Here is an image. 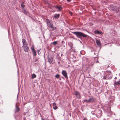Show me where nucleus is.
Listing matches in <instances>:
<instances>
[{"label":"nucleus","mask_w":120,"mask_h":120,"mask_svg":"<svg viewBox=\"0 0 120 120\" xmlns=\"http://www.w3.org/2000/svg\"><path fill=\"white\" fill-rule=\"evenodd\" d=\"M72 33L75 35L77 37L80 38L81 37H87L88 36L83 33L80 32H72Z\"/></svg>","instance_id":"f257e3e1"},{"label":"nucleus","mask_w":120,"mask_h":120,"mask_svg":"<svg viewBox=\"0 0 120 120\" xmlns=\"http://www.w3.org/2000/svg\"><path fill=\"white\" fill-rule=\"evenodd\" d=\"M22 41L23 45L22 47L24 49V51L26 52H27L29 50L28 44L25 39H22Z\"/></svg>","instance_id":"f03ea898"},{"label":"nucleus","mask_w":120,"mask_h":120,"mask_svg":"<svg viewBox=\"0 0 120 120\" xmlns=\"http://www.w3.org/2000/svg\"><path fill=\"white\" fill-rule=\"evenodd\" d=\"M46 22L48 27L51 28L53 30H54L55 29L53 27V25L52 22L49 19H46Z\"/></svg>","instance_id":"7ed1b4c3"},{"label":"nucleus","mask_w":120,"mask_h":120,"mask_svg":"<svg viewBox=\"0 0 120 120\" xmlns=\"http://www.w3.org/2000/svg\"><path fill=\"white\" fill-rule=\"evenodd\" d=\"M106 74V77L108 78V79H111L112 78V75L111 74V72L110 71H107L105 72Z\"/></svg>","instance_id":"20e7f679"},{"label":"nucleus","mask_w":120,"mask_h":120,"mask_svg":"<svg viewBox=\"0 0 120 120\" xmlns=\"http://www.w3.org/2000/svg\"><path fill=\"white\" fill-rule=\"evenodd\" d=\"M96 116L98 117H100L102 115V111L100 109L96 110Z\"/></svg>","instance_id":"39448f33"},{"label":"nucleus","mask_w":120,"mask_h":120,"mask_svg":"<svg viewBox=\"0 0 120 120\" xmlns=\"http://www.w3.org/2000/svg\"><path fill=\"white\" fill-rule=\"evenodd\" d=\"M118 7L117 6H111L110 7V9L113 11H118Z\"/></svg>","instance_id":"423d86ee"},{"label":"nucleus","mask_w":120,"mask_h":120,"mask_svg":"<svg viewBox=\"0 0 120 120\" xmlns=\"http://www.w3.org/2000/svg\"><path fill=\"white\" fill-rule=\"evenodd\" d=\"M62 74L65 78L67 79H68V77L67 76V74L65 71L63 70L62 72Z\"/></svg>","instance_id":"0eeeda50"},{"label":"nucleus","mask_w":120,"mask_h":120,"mask_svg":"<svg viewBox=\"0 0 120 120\" xmlns=\"http://www.w3.org/2000/svg\"><path fill=\"white\" fill-rule=\"evenodd\" d=\"M48 61L50 64H53L54 63L52 58V57H48Z\"/></svg>","instance_id":"6e6552de"},{"label":"nucleus","mask_w":120,"mask_h":120,"mask_svg":"<svg viewBox=\"0 0 120 120\" xmlns=\"http://www.w3.org/2000/svg\"><path fill=\"white\" fill-rule=\"evenodd\" d=\"M89 103H93L95 102L96 100L94 98L91 97L89 98Z\"/></svg>","instance_id":"1a4fd4ad"},{"label":"nucleus","mask_w":120,"mask_h":120,"mask_svg":"<svg viewBox=\"0 0 120 120\" xmlns=\"http://www.w3.org/2000/svg\"><path fill=\"white\" fill-rule=\"evenodd\" d=\"M75 95L77 96V98L79 99L80 98L81 96L79 93L77 91H75Z\"/></svg>","instance_id":"9d476101"},{"label":"nucleus","mask_w":120,"mask_h":120,"mask_svg":"<svg viewBox=\"0 0 120 120\" xmlns=\"http://www.w3.org/2000/svg\"><path fill=\"white\" fill-rule=\"evenodd\" d=\"M94 34H97L102 35L103 33L101 31H99L98 30H96L94 31Z\"/></svg>","instance_id":"9b49d317"},{"label":"nucleus","mask_w":120,"mask_h":120,"mask_svg":"<svg viewBox=\"0 0 120 120\" xmlns=\"http://www.w3.org/2000/svg\"><path fill=\"white\" fill-rule=\"evenodd\" d=\"M15 108L16 110L15 111V112H19L20 110V108L19 107L17 106V104H16L15 105Z\"/></svg>","instance_id":"f8f14e48"},{"label":"nucleus","mask_w":120,"mask_h":120,"mask_svg":"<svg viewBox=\"0 0 120 120\" xmlns=\"http://www.w3.org/2000/svg\"><path fill=\"white\" fill-rule=\"evenodd\" d=\"M31 51L33 53V56H36V53L35 50L34 49V48H31Z\"/></svg>","instance_id":"ddd939ff"},{"label":"nucleus","mask_w":120,"mask_h":120,"mask_svg":"<svg viewBox=\"0 0 120 120\" xmlns=\"http://www.w3.org/2000/svg\"><path fill=\"white\" fill-rule=\"evenodd\" d=\"M54 7L58 9L59 11H60L61 9L63 8L62 7L58 6L57 5L55 6H54Z\"/></svg>","instance_id":"4468645a"},{"label":"nucleus","mask_w":120,"mask_h":120,"mask_svg":"<svg viewBox=\"0 0 120 120\" xmlns=\"http://www.w3.org/2000/svg\"><path fill=\"white\" fill-rule=\"evenodd\" d=\"M96 42L97 45L99 46L101 45V43L100 41L98 40L97 39H96Z\"/></svg>","instance_id":"2eb2a0df"},{"label":"nucleus","mask_w":120,"mask_h":120,"mask_svg":"<svg viewBox=\"0 0 120 120\" xmlns=\"http://www.w3.org/2000/svg\"><path fill=\"white\" fill-rule=\"evenodd\" d=\"M23 12L26 15H27L28 14V11H26L24 8L23 9Z\"/></svg>","instance_id":"dca6fc26"},{"label":"nucleus","mask_w":120,"mask_h":120,"mask_svg":"<svg viewBox=\"0 0 120 120\" xmlns=\"http://www.w3.org/2000/svg\"><path fill=\"white\" fill-rule=\"evenodd\" d=\"M53 105L54 106L53 108L54 109L56 110L57 108L58 107L56 106V104L55 102H54L53 103Z\"/></svg>","instance_id":"f3484780"},{"label":"nucleus","mask_w":120,"mask_h":120,"mask_svg":"<svg viewBox=\"0 0 120 120\" xmlns=\"http://www.w3.org/2000/svg\"><path fill=\"white\" fill-rule=\"evenodd\" d=\"M60 16V15L59 14H56L54 15V17L56 19H58L59 17Z\"/></svg>","instance_id":"a211bd4d"},{"label":"nucleus","mask_w":120,"mask_h":120,"mask_svg":"<svg viewBox=\"0 0 120 120\" xmlns=\"http://www.w3.org/2000/svg\"><path fill=\"white\" fill-rule=\"evenodd\" d=\"M25 3L24 2H23L21 4V6L22 8V9L24 8L25 7Z\"/></svg>","instance_id":"6ab92c4d"},{"label":"nucleus","mask_w":120,"mask_h":120,"mask_svg":"<svg viewBox=\"0 0 120 120\" xmlns=\"http://www.w3.org/2000/svg\"><path fill=\"white\" fill-rule=\"evenodd\" d=\"M115 81L114 83L116 85H120V80L119 81L116 82L115 81Z\"/></svg>","instance_id":"aec40b11"},{"label":"nucleus","mask_w":120,"mask_h":120,"mask_svg":"<svg viewBox=\"0 0 120 120\" xmlns=\"http://www.w3.org/2000/svg\"><path fill=\"white\" fill-rule=\"evenodd\" d=\"M36 75L34 73L32 75V77H31V79H33L34 78H36Z\"/></svg>","instance_id":"412c9836"},{"label":"nucleus","mask_w":120,"mask_h":120,"mask_svg":"<svg viewBox=\"0 0 120 120\" xmlns=\"http://www.w3.org/2000/svg\"><path fill=\"white\" fill-rule=\"evenodd\" d=\"M96 110H95L94 111H91V114L93 115H96Z\"/></svg>","instance_id":"4be33fe9"},{"label":"nucleus","mask_w":120,"mask_h":120,"mask_svg":"<svg viewBox=\"0 0 120 120\" xmlns=\"http://www.w3.org/2000/svg\"><path fill=\"white\" fill-rule=\"evenodd\" d=\"M55 77L57 79H59L60 77V75L58 74H57L55 76Z\"/></svg>","instance_id":"5701e85b"},{"label":"nucleus","mask_w":120,"mask_h":120,"mask_svg":"<svg viewBox=\"0 0 120 120\" xmlns=\"http://www.w3.org/2000/svg\"><path fill=\"white\" fill-rule=\"evenodd\" d=\"M83 102H86L87 103L89 102V99L88 100L85 99L83 101Z\"/></svg>","instance_id":"b1692460"},{"label":"nucleus","mask_w":120,"mask_h":120,"mask_svg":"<svg viewBox=\"0 0 120 120\" xmlns=\"http://www.w3.org/2000/svg\"><path fill=\"white\" fill-rule=\"evenodd\" d=\"M52 44L53 45H55L57 44V43L56 41H55L53 42Z\"/></svg>","instance_id":"393cba45"},{"label":"nucleus","mask_w":120,"mask_h":120,"mask_svg":"<svg viewBox=\"0 0 120 120\" xmlns=\"http://www.w3.org/2000/svg\"><path fill=\"white\" fill-rule=\"evenodd\" d=\"M39 59V58H36L35 59V62H36Z\"/></svg>","instance_id":"a878e982"},{"label":"nucleus","mask_w":120,"mask_h":120,"mask_svg":"<svg viewBox=\"0 0 120 120\" xmlns=\"http://www.w3.org/2000/svg\"><path fill=\"white\" fill-rule=\"evenodd\" d=\"M38 52V54L39 55L40 54V53H39V52H40V50H38L37 51Z\"/></svg>","instance_id":"bb28decb"},{"label":"nucleus","mask_w":120,"mask_h":120,"mask_svg":"<svg viewBox=\"0 0 120 120\" xmlns=\"http://www.w3.org/2000/svg\"><path fill=\"white\" fill-rule=\"evenodd\" d=\"M107 78L106 77V75L105 76H104V77H103V79H106Z\"/></svg>","instance_id":"cd10ccee"},{"label":"nucleus","mask_w":120,"mask_h":120,"mask_svg":"<svg viewBox=\"0 0 120 120\" xmlns=\"http://www.w3.org/2000/svg\"><path fill=\"white\" fill-rule=\"evenodd\" d=\"M69 13L71 14H72V13L70 11L69 12Z\"/></svg>","instance_id":"c85d7f7f"},{"label":"nucleus","mask_w":120,"mask_h":120,"mask_svg":"<svg viewBox=\"0 0 120 120\" xmlns=\"http://www.w3.org/2000/svg\"><path fill=\"white\" fill-rule=\"evenodd\" d=\"M83 120H87L85 118H84L83 119Z\"/></svg>","instance_id":"c756f323"},{"label":"nucleus","mask_w":120,"mask_h":120,"mask_svg":"<svg viewBox=\"0 0 120 120\" xmlns=\"http://www.w3.org/2000/svg\"><path fill=\"white\" fill-rule=\"evenodd\" d=\"M68 1L70 2L71 1V0H67Z\"/></svg>","instance_id":"7c9ffc66"},{"label":"nucleus","mask_w":120,"mask_h":120,"mask_svg":"<svg viewBox=\"0 0 120 120\" xmlns=\"http://www.w3.org/2000/svg\"><path fill=\"white\" fill-rule=\"evenodd\" d=\"M114 79H117V78L116 77H115L114 78Z\"/></svg>","instance_id":"2f4dec72"},{"label":"nucleus","mask_w":120,"mask_h":120,"mask_svg":"<svg viewBox=\"0 0 120 120\" xmlns=\"http://www.w3.org/2000/svg\"><path fill=\"white\" fill-rule=\"evenodd\" d=\"M96 62H97V63H98L99 62L98 61H97H97Z\"/></svg>","instance_id":"473e14b6"},{"label":"nucleus","mask_w":120,"mask_h":120,"mask_svg":"<svg viewBox=\"0 0 120 120\" xmlns=\"http://www.w3.org/2000/svg\"><path fill=\"white\" fill-rule=\"evenodd\" d=\"M43 37H44V38H45V37H44V34L43 35Z\"/></svg>","instance_id":"72a5a7b5"},{"label":"nucleus","mask_w":120,"mask_h":120,"mask_svg":"<svg viewBox=\"0 0 120 120\" xmlns=\"http://www.w3.org/2000/svg\"><path fill=\"white\" fill-rule=\"evenodd\" d=\"M109 66L108 65L107 68H109Z\"/></svg>","instance_id":"f704fd0d"},{"label":"nucleus","mask_w":120,"mask_h":120,"mask_svg":"<svg viewBox=\"0 0 120 120\" xmlns=\"http://www.w3.org/2000/svg\"><path fill=\"white\" fill-rule=\"evenodd\" d=\"M119 75L120 76V73L119 74Z\"/></svg>","instance_id":"c9c22d12"},{"label":"nucleus","mask_w":120,"mask_h":120,"mask_svg":"<svg viewBox=\"0 0 120 120\" xmlns=\"http://www.w3.org/2000/svg\"><path fill=\"white\" fill-rule=\"evenodd\" d=\"M103 120H106L105 119H104Z\"/></svg>","instance_id":"e433bc0d"},{"label":"nucleus","mask_w":120,"mask_h":120,"mask_svg":"<svg viewBox=\"0 0 120 120\" xmlns=\"http://www.w3.org/2000/svg\"><path fill=\"white\" fill-rule=\"evenodd\" d=\"M15 61H16V62H17V60H16Z\"/></svg>","instance_id":"4c0bfd02"},{"label":"nucleus","mask_w":120,"mask_h":120,"mask_svg":"<svg viewBox=\"0 0 120 120\" xmlns=\"http://www.w3.org/2000/svg\"><path fill=\"white\" fill-rule=\"evenodd\" d=\"M94 54H95V53H94Z\"/></svg>","instance_id":"58836bf2"},{"label":"nucleus","mask_w":120,"mask_h":120,"mask_svg":"<svg viewBox=\"0 0 120 120\" xmlns=\"http://www.w3.org/2000/svg\"><path fill=\"white\" fill-rule=\"evenodd\" d=\"M106 83H107V82H106Z\"/></svg>","instance_id":"ea45409f"},{"label":"nucleus","mask_w":120,"mask_h":120,"mask_svg":"<svg viewBox=\"0 0 120 120\" xmlns=\"http://www.w3.org/2000/svg\"><path fill=\"white\" fill-rule=\"evenodd\" d=\"M56 27H55V29H56Z\"/></svg>","instance_id":"a19ab883"}]
</instances>
